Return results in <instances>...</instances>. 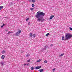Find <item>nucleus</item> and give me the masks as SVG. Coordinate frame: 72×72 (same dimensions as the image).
<instances>
[{
  "label": "nucleus",
  "mask_w": 72,
  "mask_h": 72,
  "mask_svg": "<svg viewBox=\"0 0 72 72\" xmlns=\"http://www.w3.org/2000/svg\"><path fill=\"white\" fill-rule=\"evenodd\" d=\"M34 69V67H32L31 68V70H33Z\"/></svg>",
  "instance_id": "nucleus-15"
},
{
  "label": "nucleus",
  "mask_w": 72,
  "mask_h": 72,
  "mask_svg": "<svg viewBox=\"0 0 72 72\" xmlns=\"http://www.w3.org/2000/svg\"><path fill=\"white\" fill-rule=\"evenodd\" d=\"M69 29L70 30H71V31H72V28L71 27H70L69 28Z\"/></svg>",
  "instance_id": "nucleus-24"
},
{
  "label": "nucleus",
  "mask_w": 72,
  "mask_h": 72,
  "mask_svg": "<svg viewBox=\"0 0 72 72\" xmlns=\"http://www.w3.org/2000/svg\"><path fill=\"white\" fill-rule=\"evenodd\" d=\"M5 55H3L2 56L1 58L2 59H4L5 58Z\"/></svg>",
  "instance_id": "nucleus-9"
},
{
  "label": "nucleus",
  "mask_w": 72,
  "mask_h": 72,
  "mask_svg": "<svg viewBox=\"0 0 72 72\" xmlns=\"http://www.w3.org/2000/svg\"><path fill=\"white\" fill-rule=\"evenodd\" d=\"M9 33H11V32H8V33L7 34L9 35Z\"/></svg>",
  "instance_id": "nucleus-20"
},
{
  "label": "nucleus",
  "mask_w": 72,
  "mask_h": 72,
  "mask_svg": "<svg viewBox=\"0 0 72 72\" xmlns=\"http://www.w3.org/2000/svg\"><path fill=\"white\" fill-rule=\"evenodd\" d=\"M40 68H41V66H36L35 67V69H40Z\"/></svg>",
  "instance_id": "nucleus-5"
},
{
  "label": "nucleus",
  "mask_w": 72,
  "mask_h": 72,
  "mask_svg": "<svg viewBox=\"0 0 72 72\" xmlns=\"http://www.w3.org/2000/svg\"><path fill=\"white\" fill-rule=\"evenodd\" d=\"M43 71H44V69H40L39 70V71L40 72H43Z\"/></svg>",
  "instance_id": "nucleus-10"
},
{
  "label": "nucleus",
  "mask_w": 72,
  "mask_h": 72,
  "mask_svg": "<svg viewBox=\"0 0 72 72\" xmlns=\"http://www.w3.org/2000/svg\"><path fill=\"white\" fill-rule=\"evenodd\" d=\"M0 63L1 65H2V66H3L4 64V62H0Z\"/></svg>",
  "instance_id": "nucleus-7"
},
{
  "label": "nucleus",
  "mask_w": 72,
  "mask_h": 72,
  "mask_svg": "<svg viewBox=\"0 0 72 72\" xmlns=\"http://www.w3.org/2000/svg\"><path fill=\"white\" fill-rule=\"evenodd\" d=\"M17 0V1H18V0Z\"/></svg>",
  "instance_id": "nucleus-37"
},
{
  "label": "nucleus",
  "mask_w": 72,
  "mask_h": 72,
  "mask_svg": "<svg viewBox=\"0 0 72 72\" xmlns=\"http://www.w3.org/2000/svg\"><path fill=\"white\" fill-rule=\"evenodd\" d=\"M44 62V63H48V61H47L46 60H45Z\"/></svg>",
  "instance_id": "nucleus-18"
},
{
  "label": "nucleus",
  "mask_w": 72,
  "mask_h": 72,
  "mask_svg": "<svg viewBox=\"0 0 72 72\" xmlns=\"http://www.w3.org/2000/svg\"><path fill=\"white\" fill-rule=\"evenodd\" d=\"M35 1H36V0H32V1L33 3H35Z\"/></svg>",
  "instance_id": "nucleus-21"
},
{
  "label": "nucleus",
  "mask_w": 72,
  "mask_h": 72,
  "mask_svg": "<svg viewBox=\"0 0 72 72\" xmlns=\"http://www.w3.org/2000/svg\"><path fill=\"white\" fill-rule=\"evenodd\" d=\"M30 65V64H29V63H28L27 64V66H28V65Z\"/></svg>",
  "instance_id": "nucleus-32"
},
{
  "label": "nucleus",
  "mask_w": 72,
  "mask_h": 72,
  "mask_svg": "<svg viewBox=\"0 0 72 72\" xmlns=\"http://www.w3.org/2000/svg\"><path fill=\"white\" fill-rule=\"evenodd\" d=\"M5 51L4 50H3L2 51V53L3 54H5Z\"/></svg>",
  "instance_id": "nucleus-12"
},
{
  "label": "nucleus",
  "mask_w": 72,
  "mask_h": 72,
  "mask_svg": "<svg viewBox=\"0 0 72 72\" xmlns=\"http://www.w3.org/2000/svg\"><path fill=\"white\" fill-rule=\"evenodd\" d=\"M50 35L49 33H47L45 35L46 36H49Z\"/></svg>",
  "instance_id": "nucleus-16"
},
{
  "label": "nucleus",
  "mask_w": 72,
  "mask_h": 72,
  "mask_svg": "<svg viewBox=\"0 0 72 72\" xmlns=\"http://www.w3.org/2000/svg\"><path fill=\"white\" fill-rule=\"evenodd\" d=\"M5 24L3 23V25H2V26H1V28H3V27H4V26H5Z\"/></svg>",
  "instance_id": "nucleus-14"
},
{
  "label": "nucleus",
  "mask_w": 72,
  "mask_h": 72,
  "mask_svg": "<svg viewBox=\"0 0 72 72\" xmlns=\"http://www.w3.org/2000/svg\"><path fill=\"white\" fill-rule=\"evenodd\" d=\"M26 57H28V54H27V55H26Z\"/></svg>",
  "instance_id": "nucleus-33"
},
{
  "label": "nucleus",
  "mask_w": 72,
  "mask_h": 72,
  "mask_svg": "<svg viewBox=\"0 0 72 72\" xmlns=\"http://www.w3.org/2000/svg\"><path fill=\"white\" fill-rule=\"evenodd\" d=\"M55 68H54L53 70V71L54 72V71H55Z\"/></svg>",
  "instance_id": "nucleus-30"
},
{
  "label": "nucleus",
  "mask_w": 72,
  "mask_h": 72,
  "mask_svg": "<svg viewBox=\"0 0 72 72\" xmlns=\"http://www.w3.org/2000/svg\"><path fill=\"white\" fill-rule=\"evenodd\" d=\"M54 17V15H52L50 17V19H52Z\"/></svg>",
  "instance_id": "nucleus-6"
},
{
  "label": "nucleus",
  "mask_w": 72,
  "mask_h": 72,
  "mask_svg": "<svg viewBox=\"0 0 72 72\" xmlns=\"http://www.w3.org/2000/svg\"><path fill=\"white\" fill-rule=\"evenodd\" d=\"M51 46H53V44H51Z\"/></svg>",
  "instance_id": "nucleus-31"
},
{
  "label": "nucleus",
  "mask_w": 72,
  "mask_h": 72,
  "mask_svg": "<svg viewBox=\"0 0 72 72\" xmlns=\"http://www.w3.org/2000/svg\"><path fill=\"white\" fill-rule=\"evenodd\" d=\"M32 33H30V37L31 38L32 37Z\"/></svg>",
  "instance_id": "nucleus-11"
},
{
  "label": "nucleus",
  "mask_w": 72,
  "mask_h": 72,
  "mask_svg": "<svg viewBox=\"0 0 72 72\" xmlns=\"http://www.w3.org/2000/svg\"><path fill=\"white\" fill-rule=\"evenodd\" d=\"M25 65H26V64H24V66H25Z\"/></svg>",
  "instance_id": "nucleus-35"
},
{
  "label": "nucleus",
  "mask_w": 72,
  "mask_h": 72,
  "mask_svg": "<svg viewBox=\"0 0 72 72\" xmlns=\"http://www.w3.org/2000/svg\"><path fill=\"white\" fill-rule=\"evenodd\" d=\"M33 8H30V10H31V11H32V10H33Z\"/></svg>",
  "instance_id": "nucleus-27"
},
{
  "label": "nucleus",
  "mask_w": 72,
  "mask_h": 72,
  "mask_svg": "<svg viewBox=\"0 0 72 72\" xmlns=\"http://www.w3.org/2000/svg\"><path fill=\"white\" fill-rule=\"evenodd\" d=\"M27 62H30V59H29L28 60H27Z\"/></svg>",
  "instance_id": "nucleus-25"
},
{
  "label": "nucleus",
  "mask_w": 72,
  "mask_h": 72,
  "mask_svg": "<svg viewBox=\"0 0 72 72\" xmlns=\"http://www.w3.org/2000/svg\"><path fill=\"white\" fill-rule=\"evenodd\" d=\"M29 2H31L32 1V0H29Z\"/></svg>",
  "instance_id": "nucleus-29"
},
{
  "label": "nucleus",
  "mask_w": 72,
  "mask_h": 72,
  "mask_svg": "<svg viewBox=\"0 0 72 72\" xmlns=\"http://www.w3.org/2000/svg\"><path fill=\"white\" fill-rule=\"evenodd\" d=\"M33 37H36V34H34L33 35Z\"/></svg>",
  "instance_id": "nucleus-17"
},
{
  "label": "nucleus",
  "mask_w": 72,
  "mask_h": 72,
  "mask_svg": "<svg viewBox=\"0 0 72 72\" xmlns=\"http://www.w3.org/2000/svg\"><path fill=\"white\" fill-rule=\"evenodd\" d=\"M32 7H34L35 6V4H33L32 5Z\"/></svg>",
  "instance_id": "nucleus-19"
},
{
  "label": "nucleus",
  "mask_w": 72,
  "mask_h": 72,
  "mask_svg": "<svg viewBox=\"0 0 72 72\" xmlns=\"http://www.w3.org/2000/svg\"><path fill=\"white\" fill-rule=\"evenodd\" d=\"M21 30H19L18 31V32H17L15 34V36H19V33H21Z\"/></svg>",
  "instance_id": "nucleus-3"
},
{
  "label": "nucleus",
  "mask_w": 72,
  "mask_h": 72,
  "mask_svg": "<svg viewBox=\"0 0 72 72\" xmlns=\"http://www.w3.org/2000/svg\"><path fill=\"white\" fill-rule=\"evenodd\" d=\"M72 38V35L70 33H66L65 34V37L63 36L62 37V40L63 41L64 40V41H66V40H69L71 38Z\"/></svg>",
  "instance_id": "nucleus-2"
},
{
  "label": "nucleus",
  "mask_w": 72,
  "mask_h": 72,
  "mask_svg": "<svg viewBox=\"0 0 72 72\" xmlns=\"http://www.w3.org/2000/svg\"><path fill=\"white\" fill-rule=\"evenodd\" d=\"M5 31H6V32L8 31V30H6Z\"/></svg>",
  "instance_id": "nucleus-34"
},
{
  "label": "nucleus",
  "mask_w": 72,
  "mask_h": 72,
  "mask_svg": "<svg viewBox=\"0 0 72 72\" xmlns=\"http://www.w3.org/2000/svg\"><path fill=\"white\" fill-rule=\"evenodd\" d=\"M28 23V25H30V22H29Z\"/></svg>",
  "instance_id": "nucleus-28"
},
{
  "label": "nucleus",
  "mask_w": 72,
  "mask_h": 72,
  "mask_svg": "<svg viewBox=\"0 0 72 72\" xmlns=\"http://www.w3.org/2000/svg\"><path fill=\"white\" fill-rule=\"evenodd\" d=\"M45 13L43 12H40L39 11L38 12L37 14L35 15V17L37 18H38L37 21L39 22L41 21V22H43V21L44 20L43 19V17L45 16Z\"/></svg>",
  "instance_id": "nucleus-1"
},
{
  "label": "nucleus",
  "mask_w": 72,
  "mask_h": 72,
  "mask_svg": "<svg viewBox=\"0 0 72 72\" xmlns=\"http://www.w3.org/2000/svg\"><path fill=\"white\" fill-rule=\"evenodd\" d=\"M41 60L39 59L37 61V63H39V62H41Z\"/></svg>",
  "instance_id": "nucleus-13"
},
{
  "label": "nucleus",
  "mask_w": 72,
  "mask_h": 72,
  "mask_svg": "<svg viewBox=\"0 0 72 72\" xmlns=\"http://www.w3.org/2000/svg\"><path fill=\"white\" fill-rule=\"evenodd\" d=\"M5 18H7V17H5Z\"/></svg>",
  "instance_id": "nucleus-36"
},
{
  "label": "nucleus",
  "mask_w": 72,
  "mask_h": 72,
  "mask_svg": "<svg viewBox=\"0 0 72 72\" xmlns=\"http://www.w3.org/2000/svg\"><path fill=\"white\" fill-rule=\"evenodd\" d=\"M4 8V6H0V10H2L3 9V8Z\"/></svg>",
  "instance_id": "nucleus-8"
},
{
  "label": "nucleus",
  "mask_w": 72,
  "mask_h": 72,
  "mask_svg": "<svg viewBox=\"0 0 72 72\" xmlns=\"http://www.w3.org/2000/svg\"><path fill=\"white\" fill-rule=\"evenodd\" d=\"M47 48H49V47L48 46H46L44 47L43 48H42V50H46V49Z\"/></svg>",
  "instance_id": "nucleus-4"
},
{
  "label": "nucleus",
  "mask_w": 72,
  "mask_h": 72,
  "mask_svg": "<svg viewBox=\"0 0 72 72\" xmlns=\"http://www.w3.org/2000/svg\"><path fill=\"white\" fill-rule=\"evenodd\" d=\"M63 55H64V54H62L60 55V56H61V57H62V56H63Z\"/></svg>",
  "instance_id": "nucleus-26"
},
{
  "label": "nucleus",
  "mask_w": 72,
  "mask_h": 72,
  "mask_svg": "<svg viewBox=\"0 0 72 72\" xmlns=\"http://www.w3.org/2000/svg\"><path fill=\"white\" fill-rule=\"evenodd\" d=\"M14 3L13 2H12L11 3H10V5H13V3Z\"/></svg>",
  "instance_id": "nucleus-22"
},
{
  "label": "nucleus",
  "mask_w": 72,
  "mask_h": 72,
  "mask_svg": "<svg viewBox=\"0 0 72 72\" xmlns=\"http://www.w3.org/2000/svg\"><path fill=\"white\" fill-rule=\"evenodd\" d=\"M28 20H29V18H27L26 19V22H28Z\"/></svg>",
  "instance_id": "nucleus-23"
}]
</instances>
